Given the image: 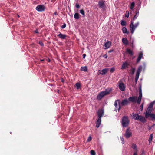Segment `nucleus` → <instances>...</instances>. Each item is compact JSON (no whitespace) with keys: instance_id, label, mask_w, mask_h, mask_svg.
<instances>
[{"instance_id":"f257e3e1","label":"nucleus","mask_w":155,"mask_h":155,"mask_svg":"<svg viewBox=\"0 0 155 155\" xmlns=\"http://www.w3.org/2000/svg\"><path fill=\"white\" fill-rule=\"evenodd\" d=\"M130 123L129 117L127 116H124L122 118L121 122L122 126L124 127H126L128 126Z\"/></svg>"},{"instance_id":"f03ea898","label":"nucleus","mask_w":155,"mask_h":155,"mask_svg":"<svg viewBox=\"0 0 155 155\" xmlns=\"http://www.w3.org/2000/svg\"><path fill=\"white\" fill-rule=\"evenodd\" d=\"M133 118L135 120H139L140 121L144 123L146 121V120L144 117L141 115H140L137 114L132 113Z\"/></svg>"},{"instance_id":"7ed1b4c3","label":"nucleus","mask_w":155,"mask_h":155,"mask_svg":"<svg viewBox=\"0 0 155 155\" xmlns=\"http://www.w3.org/2000/svg\"><path fill=\"white\" fill-rule=\"evenodd\" d=\"M139 24V22L135 23L134 25V22L132 20L131 21L130 26V30L132 34H133L135 29L138 26Z\"/></svg>"},{"instance_id":"20e7f679","label":"nucleus","mask_w":155,"mask_h":155,"mask_svg":"<svg viewBox=\"0 0 155 155\" xmlns=\"http://www.w3.org/2000/svg\"><path fill=\"white\" fill-rule=\"evenodd\" d=\"M105 2L103 0H101L98 2V6L99 8L105 9L106 8V6L105 3Z\"/></svg>"},{"instance_id":"39448f33","label":"nucleus","mask_w":155,"mask_h":155,"mask_svg":"<svg viewBox=\"0 0 155 155\" xmlns=\"http://www.w3.org/2000/svg\"><path fill=\"white\" fill-rule=\"evenodd\" d=\"M120 101L118 99L115 101L114 105L116 109H117L118 111H119L121 108L120 104Z\"/></svg>"},{"instance_id":"423d86ee","label":"nucleus","mask_w":155,"mask_h":155,"mask_svg":"<svg viewBox=\"0 0 155 155\" xmlns=\"http://www.w3.org/2000/svg\"><path fill=\"white\" fill-rule=\"evenodd\" d=\"M36 9L38 12L44 11L45 9V7L44 5H38L36 8Z\"/></svg>"},{"instance_id":"0eeeda50","label":"nucleus","mask_w":155,"mask_h":155,"mask_svg":"<svg viewBox=\"0 0 155 155\" xmlns=\"http://www.w3.org/2000/svg\"><path fill=\"white\" fill-rule=\"evenodd\" d=\"M131 136L132 133L130 132V130L129 129H127L125 134L126 138L128 139L131 137Z\"/></svg>"},{"instance_id":"6e6552de","label":"nucleus","mask_w":155,"mask_h":155,"mask_svg":"<svg viewBox=\"0 0 155 155\" xmlns=\"http://www.w3.org/2000/svg\"><path fill=\"white\" fill-rule=\"evenodd\" d=\"M104 114V112L103 110L100 109H99L97 112V115L98 116V118L101 119L102 117Z\"/></svg>"},{"instance_id":"1a4fd4ad","label":"nucleus","mask_w":155,"mask_h":155,"mask_svg":"<svg viewBox=\"0 0 155 155\" xmlns=\"http://www.w3.org/2000/svg\"><path fill=\"white\" fill-rule=\"evenodd\" d=\"M111 91V89H109L108 91L107 90L104 91H103L100 93V94L103 97H104V96L108 95L109 94L110 92Z\"/></svg>"},{"instance_id":"9d476101","label":"nucleus","mask_w":155,"mask_h":155,"mask_svg":"<svg viewBox=\"0 0 155 155\" xmlns=\"http://www.w3.org/2000/svg\"><path fill=\"white\" fill-rule=\"evenodd\" d=\"M137 97L136 96L130 97L128 98V100L132 102H136L137 101Z\"/></svg>"},{"instance_id":"9b49d317","label":"nucleus","mask_w":155,"mask_h":155,"mask_svg":"<svg viewBox=\"0 0 155 155\" xmlns=\"http://www.w3.org/2000/svg\"><path fill=\"white\" fill-rule=\"evenodd\" d=\"M111 45V42L110 41H107L104 44V48L105 49H108L110 47Z\"/></svg>"},{"instance_id":"f8f14e48","label":"nucleus","mask_w":155,"mask_h":155,"mask_svg":"<svg viewBox=\"0 0 155 155\" xmlns=\"http://www.w3.org/2000/svg\"><path fill=\"white\" fill-rule=\"evenodd\" d=\"M129 103L127 99H125L122 100L120 105L121 106H124L127 105Z\"/></svg>"},{"instance_id":"ddd939ff","label":"nucleus","mask_w":155,"mask_h":155,"mask_svg":"<svg viewBox=\"0 0 155 155\" xmlns=\"http://www.w3.org/2000/svg\"><path fill=\"white\" fill-rule=\"evenodd\" d=\"M143 54L142 52H140L139 54L137 60V63H139L140 61L141 58L143 57Z\"/></svg>"},{"instance_id":"4468645a","label":"nucleus","mask_w":155,"mask_h":155,"mask_svg":"<svg viewBox=\"0 0 155 155\" xmlns=\"http://www.w3.org/2000/svg\"><path fill=\"white\" fill-rule=\"evenodd\" d=\"M119 88L122 91H124L125 89V87L123 83H120L119 85Z\"/></svg>"},{"instance_id":"2eb2a0df","label":"nucleus","mask_w":155,"mask_h":155,"mask_svg":"<svg viewBox=\"0 0 155 155\" xmlns=\"http://www.w3.org/2000/svg\"><path fill=\"white\" fill-rule=\"evenodd\" d=\"M139 96L138 97V99L137 101V103L138 104H140L142 97V92H139Z\"/></svg>"},{"instance_id":"dca6fc26","label":"nucleus","mask_w":155,"mask_h":155,"mask_svg":"<svg viewBox=\"0 0 155 155\" xmlns=\"http://www.w3.org/2000/svg\"><path fill=\"white\" fill-rule=\"evenodd\" d=\"M129 64L126 62L123 63L122 67L121 68V69H124L126 68H127L128 66H129Z\"/></svg>"},{"instance_id":"f3484780","label":"nucleus","mask_w":155,"mask_h":155,"mask_svg":"<svg viewBox=\"0 0 155 155\" xmlns=\"http://www.w3.org/2000/svg\"><path fill=\"white\" fill-rule=\"evenodd\" d=\"M108 69L107 68L103 69L100 72V74L101 75L105 74L108 71Z\"/></svg>"},{"instance_id":"a211bd4d","label":"nucleus","mask_w":155,"mask_h":155,"mask_svg":"<svg viewBox=\"0 0 155 155\" xmlns=\"http://www.w3.org/2000/svg\"><path fill=\"white\" fill-rule=\"evenodd\" d=\"M58 36L61 39H65L66 37V35L65 34L60 33L58 35Z\"/></svg>"},{"instance_id":"6ab92c4d","label":"nucleus","mask_w":155,"mask_h":155,"mask_svg":"<svg viewBox=\"0 0 155 155\" xmlns=\"http://www.w3.org/2000/svg\"><path fill=\"white\" fill-rule=\"evenodd\" d=\"M101 119L98 118L96 122V127L97 128H98L99 127L101 124Z\"/></svg>"},{"instance_id":"aec40b11","label":"nucleus","mask_w":155,"mask_h":155,"mask_svg":"<svg viewBox=\"0 0 155 155\" xmlns=\"http://www.w3.org/2000/svg\"><path fill=\"white\" fill-rule=\"evenodd\" d=\"M131 147L133 149L135 150V152H136V153H137V152L138 151V150L137 148L136 145L135 144L133 143Z\"/></svg>"},{"instance_id":"412c9836","label":"nucleus","mask_w":155,"mask_h":155,"mask_svg":"<svg viewBox=\"0 0 155 155\" xmlns=\"http://www.w3.org/2000/svg\"><path fill=\"white\" fill-rule=\"evenodd\" d=\"M135 3L134 2H132L130 5V8L132 10H134V8L135 6Z\"/></svg>"},{"instance_id":"4be33fe9","label":"nucleus","mask_w":155,"mask_h":155,"mask_svg":"<svg viewBox=\"0 0 155 155\" xmlns=\"http://www.w3.org/2000/svg\"><path fill=\"white\" fill-rule=\"evenodd\" d=\"M122 31L123 33H127L128 34L129 33V32L128 31H127V29L125 27H123L122 28Z\"/></svg>"},{"instance_id":"5701e85b","label":"nucleus","mask_w":155,"mask_h":155,"mask_svg":"<svg viewBox=\"0 0 155 155\" xmlns=\"http://www.w3.org/2000/svg\"><path fill=\"white\" fill-rule=\"evenodd\" d=\"M79 14L78 13H76L74 15V17L75 19H78L79 18Z\"/></svg>"},{"instance_id":"b1692460","label":"nucleus","mask_w":155,"mask_h":155,"mask_svg":"<svg viewBox=\"0 0 155 155\" xmlns=\"http://www.w3.org/2000/svg\"><path fill=\"white\" fill-rule=\"evenodd\" d=\"M122 41L123 43L125 44H127L128 43V41L127 39L125 38H123L122 39Z\"/></svg>"},{"instance_id":"393cba45","label":"nucleus","mask_w":155,"mask_h":155,"mask_svg":"<svg viewBox=\"0 0 155 155\" xmlns=\"http://www.w3.org/2000/svg\"><path fill=\"white\" fill-rule=\"evenodd\" d=\"M126 51L129 53L130 55L132 56L133 55V53L132 51L130 49L128 48L126 50Z\"/></svg>"},{"instance_id":"a878e982","label":"nucleus","mask_w":155,"mask_h":155,"mask_svg":"<svg viewBox=\"0 0 155 155\" xmlns=\"http://www.w3.org/2000/svg\"><path fill=\"white\" fill-rule=\"evenodd\" d=\"M81 71H87V68L86 66L82 67L81 68Z\"/></svg>"},{"instance_id":"bb28decb","label":"nucleus","mask_w":155,"mask_h":155,"mask_svg":"<svg viewBox=\"0 0 155 155\" xmlns=\"http://www.w3.org/2000/svg\"><path fill=\"white\" fill-rule=\"evenodd\" d=\"M142 66L141 65L140 66L138 67L137 72H139V73H140L142 71Z\"/></svg>"},{"instance_id":"cd10ccee","label":"nucleus","mask_w":155,"mask_h":155,"mask_svg":"<svg viewBox=\"0 0 155 155\" xmlns=\"http://www.w3.org/2000/svg\"><path fill=\"white\" fill-rule=\"evenodd\" d=\"M155 103L154 101H153L152 102H151L149 104V106H148V107H149L150 108H152L153 107L154 104Z\"/></svg>"},{"instance_id":"c85d7f7f","label":"nucleus","mask_w":155,"mask_h":155,"mask_svg":"<svg viewBox=\"0 0 155 155\" xmlns=\"http://www.w3.org/2000/svg\"><path fill=\"white\" fill-rule=\"evenodd\" d=\"M150 117L153 120L155 119V114H153L150 113Z\"/></svg>"},{"instance_id":"c756f323","label":"nucleus","mask_w":155,"mask_h":155,"mask_svg":"<svg viewBox=\"0 0 155 155\" xmlns=\"http://www.w3.org/2000/svg\"><path fill=\"white\" fill-rule=\"evenodd\" d=\"M75 86L77 87V89H79L81 87V84L79 83H77L75 84Z\"/></svg>"},{"instance_id":"7c9ffc66","label":"nucleus","mask_w":155,"mask_h":155,"mask_svg":"<svg viewBox=\"0 0 155 155\" xmlns=\"http://www.w3.org/2000/svg\"><path fill=\"white\" fill-rule=\"evenodd\" d=\"M103 97L99 93L97 96V99L100 100H101Z\"/></svg>"},{"instance_id":"2f4dec72","label":"nucleus","mask_w":155,"mask_h":155,"mask_svg":"<svg viewBox=\"0 0 155 155\" xmlns=\"http://www.w3.org/2000/svg\"><path fill=\"white\" fill-rule=\"evenodd\" d=\"M152 110V108L148 107L146 112L149 113H151Z\"/></svg>"},{"instance_id":"473e14b6","label":"nucleus","mask_w":155,"mask_h":155,"mask_svg":"<svg viewBox=\"0 0 155 155\" xmlns=\"http://www.w3.org/2000/svg\"><path fill=\"white\" fill-rule=\"evenodd\" d=\"M121 25L122 26H125L126 25V22L125 21L121 20Z\"/></svg>"},{"instance_id":"72a5a7b5","label":"nucleus","mask_w":155,"mask_h":155,"mask_svg":"<svg viewBox=\"0 0 155 155\" xmlns=\"http://www.w3.org/2000/svg\"><path fill=\"white\" fill-rule=\"evenodd\" d=\"M80 13H81L83 16H84L85 15V12L84 11L83 9L80 10Z\"/></svg>"},{"instance_id":"f704fd0d","label":"nucleus","mask_w":155,"mask_h":155,"mask_svg":"<svg viewBox=\"0 0 155 155\" xmlns=\"http://www.w3.org/2000/svg\"><path fill=\"white\" fill-rule=\"evenodd\" d=\"M152 139H153V134H150V137H149V141L150 143V142H151L152 141Z\"/></svg>"},{"instance_id":"c9c22d12","label":"nucleus","mask_w":155,"mask_h":155,"mask_svg":"<svg viewBox=\"0 0 155 155\" xmlns=\"http://www.w3.org/2000/svg\"><path fill=\"white\" fill-rule=\"evenodd\" d=\"M90 153L91 155H96L95 151L93 150H91Z\"/></svg>"},{"instance_id":"e433bc0d","label":"nucleus","mask_w":155,"mask_h":155,"mask_svg":"<svg viewBox=\"0 0 155 155\" xmlns=\"http://www.w3.org/2000/svg\"><path fill=\"white\" fill-rule=\"evenodd\" d=\"M135 68H131V73L132 74H134L135 71Z\"/></svg>"},{"instance_id":"4c0bfd02","label":"nucleus","mask_w":155,"mask_h":155,"mask_svg":"<svg viewBox=\"0 0 155 155\" xmlns=\"http://www.w3.org/2000/svg\"><path fill=\"white\" fill-rule=\"evenodd\" d=\"M140 73L137 72L135 78H139Z\"/></svg>"},{"instance_id":"58836bf2","label":"nucleus","mask_w":155,"mask_h":155,"mask_svg":"<svg viewBox=\"0 0 155 155\" xmlns=\"http://www.w3.org/2000/svg\"><path fill=\"white\" fill-rule=\"evenodd\" d=\"M129 15V11H127L126 12V14L125 15V16L126 17H128Z\"/></svg>"},{"instance_id":"ea45409f","label":"nucleus","mask_w":155,"mask_h":155,"mask_svg":"<svg viewBox=\"0 0 155 155\" xmlns=\"http://www.w3.org/2000/svg\"><path fill=\"white\" fill-rule=\"evenodd\" d=\"M150 113H149L146 112V114H145V117L146 118H147L149 116H150Z\"/></svg>"},{"instance_id":"a19ab883","label":"nucleus","mask_w":155,"mask_h":155,"mask_svg":"<svg viewBox=\"0 0 155 155\" xmlns=\"http://www.w3.org/2000/svg\"><path fill=\"white\" fill-rule=\"evenodd\" d=\"M135 15L137 16V17L139 15V11L137 9L136 11V14Z\"/></svg>"},{"instance_id":"79ce46f5","label":"nucleus","mask_w":155,"mask_h":155,"mask_svg":"<svg viewBox=\"0 0 155 155\" xmlns=\"http://www.w3.org/2000/svg\"><path fill=\"white\" fill-rule=\"evenodd\" d=\"M115 71V68H111L110 70V72L111 73H113V72L114 71Z\"/></svg>"},{"instance_id":"37998d69","label":"nucleus","mask_w":155,"mask_h":155,"mask_svg":"<svg viewBox=\"0 0 155 155\" xmlns=\"http://www.w3.org/2000/svg\"><path fill=\"white\" fill-rule=\"evenodd\" d=\"M144 103H143L140 106V108L141 110H142L143 108V106Z\"/></svg>"},{"instance_id":"c03bdc74","label":"nucleus","mask_w":155,"mask_h":155,"mask_svg":"<svg viewBox=\"0 0 155 155\" xmlns=\"http://www.w3.org/2000/svg\"><path fill=\"white\" fill-rule=\"evenodd\" d=\"M75 7L76 8H79L80 7V5L78 3H76L75 5Z\"/></svg>"},{"instance_id":"a18cd8bd","label":"nucleus","mask_w":155,"mask_h":155,"mask_svg":"<svg viewBox=\"0 0 155 155\" xmlns=\"http://www.w3.org/2000/svg\"><path fill=\"white\" fill-rule=\"evenodd\" d=\"M66 26V24L65 23H64L63 25H62L61 26V28L62 29H63V28H65Z\"/></svg>"},{"instance_id":"49530a36","label":"nucleus","mask_w":155,"mask_h":155,"mask_svg":"<svg viewBox=\"0 0 155 155\" xmlns=\"http://www.w3.org/2000/svg\"><path fill=\"white\" fill-rule=\"evenodd\" d=\"M91 140H92L91 137V136H89L88 138L87 141L88 142L90 141Z\"/></svg>"},{"instance_id":"de8ad7c7","label":"nucleus","mask_w":155,"mask_h":155,"mask_svg":"<svg viewBox=\"0 0 155 155\" xmlns=\"http://www.w3.org/2000/svg\"><path fill=\"white\" fill-rule=\"evenodd\" d=\"M121 140L122 141V144H124V139L122 137H120Z\"/></svg>"},{"instance_id":"09e8293b","label":"nucleus","mask_w":155,"mask_h":155,"mask_svg":"<svg viewBox=\"0 0 155 155\" xmlns=\"http://www.w3.org/2000/svg\"><path fill=\"white\" fill-rule=\"evenodd\" d=\"M137 17H138L137 16H136V15H135L134 16V17H133L132 20V21L133 20V21L135 20V19H137Z\"/></svg>"},{"instance_id":"8fccbe9b","label":"nucleus","mask_w":155,"mask_h":155,"mask_svg":"<svg viewBox=\"0 0 155 155\" xmlns=\"http://www.w3.org/2000/svg\"><path fill=\"white\" fill-rule=\"evenodd\" d=\"M113 51H114V49H111L108 51V53H111V52H113Z\"/></svg>"},{"instance_id":"3c124183","label":"nucleus","mask_w":155,"mask_h":155,"mask_svg":"<svg viewBox=\"0 0 155 155\" xmlns=\"http://www.w3.org/2000/svg\"><path fill=\"white\" fill-rule=\"evenodd\" d=\"M138 79L139 78H135V82L136 83H137Z\"/></svg>"},{"instance_id":"603ef678","label":"nucleus","mask_w":155,"mask_h":155,"mask_svg":"<svg viewBox=\"0 0 155 155\" xmlns=\"http://www.w3.org/2000/svg\"><path fill=\"white\" fill-rule=\"evenodd\" d=\"M139 92H142V90L141 87H140L139 89Z\"/></svg>"},{"instance_id":"864d4df0","label":"nucleus","mask_w":155,"mask_h":155,"mask_svg":"<svg viewBox=\"0 0 155 155\" xmlns=\"http://www.w3.org/2000/svg\"><path fill=\"white\" fill-rule=\"evenodd\" d=\"M86 56V54H83V58L84 59L85 58Z\"/></svg>"},{"instance_id":"5fc2aeb1","label":"nucleus","mask_w":155,"mask_h":155,"mask_svg":"<svg viewBox=\"0 0 155 155\" xmlns=\"http://www.w3.org/2000/svg\"><path fill=\"white\" fill-rule=\"evenodd\" d=\"M34 32L36 33H38V31L37 29H36V30H35Z\"/></svg>"},{"instance_id":"6e6d98bb","label":"nucleus","mask_w":155,"mask_h":155,"mask_svg":"<svg viewBox=\"0 0 155 155\" xmlns=\"http://www.w3.org/2000/svg\"><path fill=\"white\" fill-rule=\"evenodd\" d=\"M61 80L62 82H63L64 81V79L63 78H61Z\"/></svg>"},{"instance_id":"4d7b16f0","label":"nucleus","mask_w":155,"mask_h":155,"mask_svg":"<svg viewBox=\"0 0 155 155\" xmlns=\"http://www.w3.org/2000/svg\"><path fill=\"white\" fill-rule=\"evenodd\" d=\"M104 57L105 58H107V55L105 54L104 55Z\"/></svg>"},{"instance_id":"13d9d810","label":"nucleus","mask_w":155,"mask_h":155,"mask_svg":"<svg viewBox=\"0 0 155 155\" xmlns=\"http://www.w3.org/2000/svg\"><path fill=\"white\" fill-rule=\"evenodd\" d=\"M39 44H40V45L41 46H43V45H44L42 43V42H41V43H39Z\"/></svg>"},{"instance_id":"bf43d9fd","label":"nucleus","mask_w":155,"mask_h":155,"mask_svg":"<svg viewBox=\"0 0 155 155\" xmlns=\"http://www.w3.org/2000/svg\"><path fill=\"white\" fill-rule=\"evenodd\" d=\"M133 155H137V153H136V152H134L133 153Z\"/></svg>"},{"instance_id":"052dcab7","label":"nucleus","mask_w":155,"mask_h":155,"mask_svg":"<svg viewBox=\"0 0 155 155\" xmlns=\"http://www.w3.org/2000/svg\"><path fill=\"white\" fill-rule=\"evenodd\" d=\"M44 61V59H41V60H40V61H41V62L43 61Z\"/></svg>"},{"instance_id":"680f3d73","label":"nucleus","mask_w":155,"mask_h":155,"mask_svg":"<svg viewBox=\"0 0 155 155\" xmlns=\"http://www.w3.org/2000/svg\"><path fill=\"white\" fill-rule=\"evenodd\" d=\"M132 11H133V10H130V13L131 14V13H132Z\"/></svg>"},{"instance_id":"e2e57ef3","label":"nucleus","mask_w":155,"mask_h":155,"mask_svg":"<svg viewBox=\"0 0 155 155\" xmlns=\"http://www.w3.org/2000/svg\"><path fill=\"white\" fill-rule=\"evenodd\" d=\"M54 14L55 15H57V12H54Z\"/></svg>"},{"instance_id":"0e129e2a","label":"nucleus","mask_w":155,"mask_h":155,"mask_svg":"<svg viewBox=\"0 0 155 155\" xmlns=\"http://www.w3.org/2000/svg\"><path fill=\"white\" fill-rule=\"evenodd\" d=\"M151 128L150 127H149L148 128V130H150L151 129Z\"/></svg>"},{"instance_id":"69168bd1","label":"nucleus","mask_w":155,"mask_h":155,"mask_svg":"<svg viewBox=\"0 0 155 155\" xmlns=\"http://www.w3.org/2000/svg\"><path fill=\"white\" fill-rule=\"evenodd\" d=\"M50 60L49 59H48V61L50 62Z\"/></svg>"},{"instance_id":"338daca9","label":"nucleus","mask_w":155,"mask_h":155,"mask_svg":"<svg viewBox=\"0 0 155 155\" xmlns=\"http://www.w3.org/2000/svg\"><path fill=\"white\" fill-rule=\"evenodd\" d=\"M17 16H18V17H20V16L19 15H18Z\"/></svg>"},{"instance_id":"774afa93","label":"nucleus","mask_w":155,"mask_h":155,"mask_svg":"<svg viewBox=\"0 0 155 155\" xmlns=\"http://www.w3.org/2000/svg\"><path fill=\"white\" fill-rule=\"evenodd\" d=\"M115 111H117V109H115Z\"/></svg>"}]
</instances>
